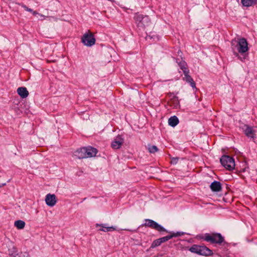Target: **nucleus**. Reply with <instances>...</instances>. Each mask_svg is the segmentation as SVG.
Returning <instances> with one entry per match:
<instances>
[{
	"label": "nucleus",
	"instance_id": "1",
	"mask_svg": "<svg viewBox=\"0 0 257 257\" xmlns=\"http://www.w3.org/2000/svg\"><path fill=\"white\" fill-rule=\"evenodd\" d=\"M231 48L234 55L242 61L247 56L249 48L247 42L245 38H241L232 40Z\"/></svg>",
	"mask_w": 257,
	"mask_h": 257
},
{
	"label": "nucleus",
	"instance_id": "2",
	"mask_svg": "<svg viewBox=\"0 0 257 257\" xmlns=\"http://www.w3.org/2000/svg\"><path fill=\"white\" fill-rule=\"evenodd\" d=\"M182 55V53L181 52L178 51V57L179 56L181 58V60L178 62L179 59L178 58V65L183 73V75H182V79L186 82L189 83L193 88H195L196 84L191 76L189 75V70L187 64L183 60Z\"/></svg>",
	"mask_w": 257,
	"mask_h": 257
},
{
	"label": "nucleus",
	"instance_id": "3",
	"mask_svg": "<svg viewBox=\"0 0 257 257\" xmlns=\"http://www.w3.org/2000/svg\"><path fill=\"white\" fill-rule=\"evenodd\" d=\"M189 250L192 252L205 256L211 255L213 254L212 251L207 247L196 244L193 245L189 248Z\"/></svg>",
	"mask_w": 257,
	"mask_h": 257
},
{
	"label": "nucleus",
	"instance_id": "4",
	"mask_svg": "<svg viewBox=\"0 0 257 257\" xmlns=\"http://www.w3.org/2000/svg\"><path fill=\"white\" fill-rule=\"evenodd\" d=\"M134 19L137 26L141 28H144L146 26H148L150 22L148 16H143L139 13L135 14Z\"/></svg>",
	"mask_w": 257,
	"mask_h": 257
},
{
	"label": "nucleus",
	"instance_id": "5",
	"mask_svg": "<svg viewBox=\"0 0 257 257\" xmlns=\"http://www.w3.org/2000/svg\"><path fill=\"white\" fill-rule=\"evenodd\" d=\"M202 239L207 242H210L212 243H215L220 244L224 241L223 237L220 233L213 234L212 235L206 233L202 237Z\"/></svg>",
	"mask_w": 257,
	"mask_h": 257
},
{
	"label": "nucleus",
	"instance_id": "6",
	"mask_svg": "<svg viewBox=\"0 0 257 257\" xmlns=\"http://www.w3.org/2000/svg\"><path fill=\"white\" fill-rule=\"evenodd\" d=\"M222 165L228 170L234 169L235 162L233 158L229 156H223L220 159Z\"/></svg>",
	"mask_w": 257,
	"mask_h": 257
},
{
	"label": "nucleus",
	"instance_id": "7",
	"mask_svg": "<svg viewBox=\"0 0 257 257\" xmlns=\"http://www.w3.org/2000/svg\"><path fill=\"white\" fill-rule=\"evenodd\" d=\"M81 42L85 46L91 47L95 44V39L93 33L88 30L82 37Z\"/></svg>",
	"mask_w": 257,
	"mask_h": 257
},
{
	"label": "nucleus",
	"instance_id": "8",
	"mask_svg": "<svg viewBox=\"0 0 257 257\" xmlns=\"http://www.w3.org/2000/svg\"><path fill=\"white\" fill-rule=\"evenodd\" d=\"M241 128L245 136L251 139H254L256 136V130L246 124H244L241 126Z\"/></svg>",
	"mask_w": 257,
	"mask_h": 257
},
{
	"label": "nucleus",
	"instance_id": "9",
	"mask_svg": "<svg viewBox=\"0 0 257 257\" xmlns=\"http://www.w3.org/2000/svg\"><path fill=\"white\" fill-rule=\"evenodd\" d=\"M145 221V223L142 225V226L150 227L158 231H165V229L162 226L153 220L146 219Z\"/></svg>",
	"mask_w": 257,
	"mask_h": 257
},
{
	"label": "nucleus",
	"instance_id": "10",
	"mask_svg": "<svg viewBox=\"0 0 257 257\" xmlns=\"http://www.w3.org/2000/svg\"><path fill=\"white\" fill-rule=\"evenodd\" d=\"M95 226L96 227L99 228L98 229L99 231H101L103 232H111L116 230V227L115 226H109L106 224L97 223L96 224Z\"/></svg>",
	"mask_w": 257,
	"mask_h": 257
},
{
	"label": "nucleus",
	"instance_id": "11",
	"mask_svg": "<svg viewBox=\"0 0 257 257\" xmlns=\"http://www.w3.org/2000/svg\"><path fill=\"white\" fill-rule=\"evenodd\" d=\"M45 202L46 204L50 206H54L57 202L56 196L55 194H48L46 196Z\"/></svg>",
	"mask_w": 257,
	"mask_h": 257
},
{
	"label": "nucleus",
	"instance_id": "12",
	"mask_svg": "<svg viewBox=\"0 0 257 257\" xmlns=\"http://www.w3.org/2000/svg\"><path fill=\"white\" fill-rule=\"evenodd\" d=\"M123 143V139L120 136H117L111 143V147L113 149H118L120 148Z\"/></svg>",
	"mask_w": 257,
	"mask_h": 257
},
{
	"label": "nucleus",
	"instance_id": "13",
	"mask_svg": "<svg viewBox=\"0 0 257 257\" xmlns=\"http://www.w3.org/2000/svg\"><path fill=\"white\" fill-rule=\"evenodd\" d=\"M86 150L85 148H82L74 152L73 157L79 159L86 158Z\"/></svg>",
	"mask_w": 257,
	"mask_h": 257
},
{
	"label": "nucleus",
	"instance_id": "14",
	"mask_svg": "<svg viewBox=\"0 0 257 257\" xmlns=\"http://www.w3.org/2000/svg\"><path fill=\"white\" fill-rule=\"evenodd\" d=\"M86 150L85 153L86 158L95 157L97 153V151L95 148L89 147H85Z\"/></svg>",
	"mask_w": 257,
	"mask_h": 257
},
{
	"label": "nucleus",
	"instance_id": "15",
	"mask_svg": "<svg viewBox=\"0 0 257 257\" xmlns=\"http://www.w3.org/2000/svg\"><path fill=\"white\" fill-rule=\"evenodd\" d=\"M210 187L211 190L214 192H219L221 190V183L216 181L213 182L211 184Z\"/></svg>",
	"mask_w": 257,
	"mask_h": 257
},
{
	"label": "nucleus",
	"instance_id": "16",
	"mask_svg": "<svg viewBox=\"0 0 257 257\" xmlns=\"http://www.w3.org/2000/svg\"><path fill=\"white\" fill-rule=\"evenodd\" d=\"M18 94L23 98H26L29 95V92L27 88L24 87H19L17 89Z\"/></svg>",
	"mask_w": 257,
	"mask_h": 257
},
{
	"label": "nucleus",
	"instance_id": "17",
	"mask_svg": "<svg viewBox=\"0 0 257 257\" xmlns=\"http://www.w3.org/2000/svg\"><path fill=\"white\" fill-rule=\"evenodd\" d=\"M241 3L244 7H249L257 5V0H241Z\"/></svg>",
	"mask_w": 257,
	"mask_h": 257
},
{
	"label": "nucleus",
	"instance_id": "18",
	"mask_svg": "<svg viewBox=\"0 0 257 257\" xmlns=\"http://www.w3.org/2000/svg\"><path fill=\"white\" fill-rule=\"evenodd\" d=\"M25 222L21 220H17L14 223V225L18 229H22L25 226Z\"/></svg>",
	"mask_w": 257,
	"mask_h": 257
},
{
	"label": "nucleus",
	"instance_id": "19",
	"mask_svg": "<svg viewBox=\"0 0 257 257\" xmlns=\"http://www.w3.org/2000/svg\"><path fill=\"white\" fill-rule=\"evenodd\" d=\"M168 124L172 127H175L177 125V116L174 115L171 117L168 120Z\"/></svg>",
	"mask_w": 257,
	"mask_h": 257
},
{
	"label": "nucleus",
	"instance_id": "20",
	"mask_svg": "<svg viewBox=\"0 0 257 257\" xmlns=\"http://www.w3.org/2000/svg\"><path fill=\"white\" fill-rule=\"evenodd\" d=\"M148 150L150 153H155L158 151V149L156 146H148Z\"/></svg>",
	"mask_w": 257,
	"mask_h": 257
},
{
	"label": "nucleus",
	"instance_id": "21",
	"mask_svg": "<svg viewBox=\"0 0 257 257\" xmlns=\"http://www.w3.org/2000/svg\"><path fill=\"white\" fill-rule=\"evenodd\" d=\"M161 244V240H160L159 239H156L154 240L152 245L151 247L154 248L156 247L159 245H160Z\"/></svg>",
	"mask_w": 257,
	"mask_h": 257
},
{
	"label": "nucleus",
	"instance_id": "22",
	"mask_svg": "<svg viewBox=\"0 0 257 257\" xmlns=\"http://www.w3.org/2000/svg\"><path fill=\"white\" fill-rule=\"evenodd\" d=\"M171 237H172V236H165V237H162L161 238H159V240H161V243H162V242H164L165 241L168 240L169 239H170L171 238Z\"/></svg>",
	"mask_w": 257,
	"mask_h": 257
},
{
	"label": "nucleus",
	"instance_id": "23",
	"mask_svg": "<svg viewBox=\"0 0 257 257\" xmlns=\"http://www.w3.org/2000/svg\"><path fill=\"white\" fill-rule=\"evenodd\" d=\"M19 5L21 6L22 7H23L25 11H28V12H31L32 13V12L33 11V10L30 8H29L28 7H27L26 5H23V4H19Z\"/></svg>",
	"mask_w": 257,
	"mask_h": 257
},
{
	"label": "nucleus",
	"instance_id": "24",
	"mask_svg": "<svg viewBox=\"0 0 257 257\" xmlns=\"http://www.w3.org/2000/svg\"><path fill=\"white\" fill-rule=\"evenodd\" d=\"M189 235V234L186 233V232H180V231H178V237L182 236V235Z\"/></svg>",
	"mask_w": 257,
	"mask_h": 257
},
{
	"label": "nucleus",
	"instance_id": "25",
	"mask_svg": "<svg viewBox=\"0 0 257 257\" xmlns=\"http://www.w3.org/2000/svg\"><path fill=\"white\" fill-rule=\"evenodd\" d=\"M32 14L34 15H36L37 14H38V13L36 12V11H33L32 12Z\"/></svg>",
	"mask_w": 257,
	"mask_h": 257
},
{
	"label": "nucleus",
	"instance_id": "26",
	"mask_svg": "<svg viewBox=\"0 0 257 257\" xmlns=\"http://www.w3.org/2000/svg\"><path fill=\"white\" fill-rule=\"evenodd\" d=\"M6 185V184H0V188L3 187L4 186H5Z\"/></svg>",
	"mask_w": 257,
	"mask_h": 257
},
{
	"label": "nucleus",
	"instance_id": "27",
	"mask_svg": "<svg viewBox=\"0 0 257 257\" xmlns=\"http://www.w3.org/2000/svg\"><path fill=\"white\" fill-rule=\"evenodd\" d=\"M40 16H41V17L45 18V16H44V15H42V14H40Z\"/></svg>",
	"mask_w": 257,
	"mask_h": 257
},
{
	"label": "nucleus",
	"instance_id": "28",
	"mask_svg": "<svg viewBox=\"0 0 257 257\" xmlns=\"http://www.w3.org/2000/svg\"><path fill=\"white\" fill-rule=\"evenodd\" d=\"M125 230H127V231H131V230H129V229H124Z\"/></svg>",
	"mask_w": 257,
	"mask_h": 257
}]
</instances>
